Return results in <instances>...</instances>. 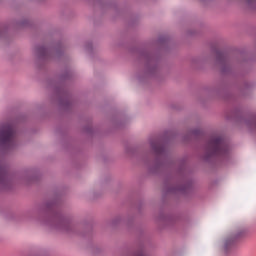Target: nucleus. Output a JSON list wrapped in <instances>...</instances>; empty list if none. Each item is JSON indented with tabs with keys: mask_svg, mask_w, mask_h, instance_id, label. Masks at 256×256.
I'll return each instance as SVG.
<instances>
[{
	"mask_svg": "<svg viewBox=\"0 0 256 256\" xmlns=\"http://www.w3.org/2000/svg\"><path fill=\"white\" fill-rule=\"evenodd\" d=\"M226 249H227V247H229V241H226Z\"/></svg>",
	"mask_w": 256,
	"mask_h": 256,
	"instance_id": "8",
	"label": "nucleus"
},
{
	"mask_svg": "<svg viewBox=\"0 0 256 256\" xmlns=\"http://www.w3.org/2000/svg\"><path fill=\"white\" fill-rule=\"evenodd\" d=\"M41 54L45 55V48H41Z\"/></svg>",
	"mask_w": 256,
	"mask_h": 256,
	"instance_id": "7",
	"label": "nucleus"
},
{
	"mask_svg": "<svg viewBox=\"0 0 256 256\" xmlns=\"http://www.w3.org/2000/svg\"><path fill=\"white\" fill-rule=\"evenodd\" d=\"M242 236H243V233H239L237 234L236 239H239V237H242Z\"/></svg>",
	"mask_w": 256,
	"mask_h": 256,
	"instance_id": "6",
	"label": "nucleus"
},
{
	"mask_svg": "<svg viewBox=\"0 0 256 256\" xmlns=\"http://www.w3.org/2000/svg\"><path fill=\"white\" fill-rule=\"evenodd\" d=\"M4 179H7V170H5L3 166H0V183H2Z\"/></svg>",
	"mask_w": 256,
	"mask_h": 256,
	"instance_id": "3",
	"label": "nucleus"
},
{
	"mask_svg": "<svg viewBox=\"0 0 256 256\" xmlns=\"http://www.w3.org/2000/svg\"><path fill=\"white\" fill-rule=\"evenodd\" d=\"M135 256H145V254H143V252H139Z\"/></svg>",
	"mask_w": 256,
	"mask_h": 256,
	"instance_id": "5",
	"label": "nucleus"
},
{
	"mask_svg": "<svg viewBox=\"0 0 256 256\" xmlns=\"http://www.w3.org/2000/svg\"><path fill=\"white\" fill-rule=\"evenodd\" d=\"M16 137L17 133L15 132L13 124H4L0 128V144L4 147H13V145H15Z\"/></svg>",
	"mask_w": 256,
	"mask_h": 256,
	"instance_id": "2",
	"label": "nucleus"
},
{
	"mask_svg": "<svg viewBox=\"0 0 256 256\" xmlns=\"http://www.w3.org/2000/svg\"><path fill=\"white\" fill-rule=\"evenodd\" d=\"M228 150L229 147L227 146V143L223 137L218 135L211 136L206 146L208 157H213L215 155H225Z\"/></svg>",
	"mask_w": 256,
	"mask_h": 256,
	"instance_id": "1",
	"label": "nucleus"
},
{
	"mask_svg": "<svg viewBox=\"0 0 256 256\" xmlns=\"http://www.w3.org/2000/svg\"><path fill=\"white\" fill-rule=\"evenodd\" d=\"M152 148L156 153H161L163 151V147H161L160 145H157V146L152 145Z\"/></svg>",
	"mask_w": 256,
	"mask_h": 256,
	"instance_id": "4",
	"label": "nucleus"
}]
</instances>
